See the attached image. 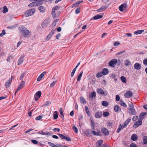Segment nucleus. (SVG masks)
<instances>
[{"instance_id": "nucleus-12", "label": "nucleus", "mask_w": 147, "mask_h": 147, "mask_svg": "<svg viewBox=\"0 0 147 147\" xmlns=\"http://www.w3.org/2000/svg\"><path fill=\"white\" fill-rule=\"evenodd\" d=\"M131 120V118H128L123 124L122 125L123 128H125L127 127V124L129 123Z\"/></svg>"}, {"instance_id": "nucleus-6", "label": "nucleus", "mask_w": 147, "mask_h": 147, "mask_svg": "<svg viewBox=\"0 0 147 147\" xmlns=\"http://www.w3.org/2000/svg\"><path fill=\"white\" fill-rule=\"evenodd\" d=\"M117 62V60L116 59H113L109 61V65L113 67H115V65L116 63Z\"/></svg>"}, {"instance_id": "nucleus-43", "label": "nucleus", "mask_w": 147, "mask_h": 147, "mask_svg": "<svg viewBox=\"0 0 147 147\" xmlns=\"http://www.w3.org/2000/svg\"><path fill=\"white\" fill-rule=\"evenodd\" d=\"M120 104L122 106L126 107L127 106L126 104L122 100H121L120 102Z\"/></svg>"}, {"instance_id": "nucleus-26", "label": "nucleus", "mask_w": 147, "mask_h": 147, "mask_svg": "<svg viewBox=\"0 0 147 147\" xmlns=\"http://www.w3.org/2000/svg\"><path fill=\"white\" fill-rule=\"evenodd\" d=\"M101 115L102 113L99 112L96 113L95 114V117L97 118H100Z\"/></svg>"}, {"instance_id": "nucleus-9", "label": "nucleus", "mask_w": 147, "mask_h": 147, "mask_svg": "<svg viewBox=\"0 0 147 147\" xmlns=\"http://www.w3.org/2000/svg\"><path fill=\"white\" fill-rule=\"evenodd\" d=\"M133 95L132 92L131 91H127L126 93H125L124 96L126 98H129L132 97Z\"/></svg>"}, {"instance_id": "nucleus-54", "label": "nucleus", "mask_w": 147, "mask_h": 147, "mask_svg": "<svg viewBox=\"0 0 147 147\" xmlns=\"http://www.w3.org/2000/svg\"><path fill=\"white\" fill-rule=\"evenodd\" d=\"M6 34L5 31V30H3L1 33L0 34V36L1 37L5 35Z\"/></svg>"}, {"instance_id": "nucleus-19", "label": "nucleus", "mask_w": 147, "mask_h": 147, "mask_svg": "<svg viewBox=\"0 0 147 147\" xmlns=\"http://www.w3.org/2000/svg\"><path fill=\"white\" fill-rule=\"evenodd\" d=\"M96 96V93L95 92H93L89 95V97L91 100H92L94 97H95Z\"/></svg>"}, {"instance_id": "nucleus-55", "label": "nucleus", "mask_w": 147, "mask_h": 147, "mask_svg": "<svg viewBox=\"0 0 147 147\" xmlns=\"http://www.w3.org/2000/svg\"><path fill=\"white\" fill-rule=\"evenodd\" d=\"M80 7H78L75 10V13L76 14H78L80 12Z\"/></svg>"}, {"instance_id": "nucleus-48", "label": "nucleus", "mask_w": 147, "mask_h": 147, "mask_svg": "<svg viewBox=\"0 0 147 147\" xmlns=\"http://www.w3.org/2000/svg\"><path fill=\"white\" fill-rule=\"evenodd\" d=\"M73 129L74 132L76 133H77L78 132V130L77 128L74 125L73 126Z\"/></svg>"}, {"instance_id": "nucleus-36", "label": "nucleus", "mask_w": 147, "mask_h": 147, "mask_svg": "<svg viewBox=\"0 0 147 147\" xmlns=\"http://www.w3.org/2000/svg\"><path fill=\"white\" fill-rule=\"evenodd\" d=\"M80 102L83 103L84 104H86V101L85 99L83 97H81L80 98Z\"/></svg>"}, {"instance_id": "nucleus-18", "label": "nucleus", "mask_w": 147, "mask_h": 147, "mask_svg": "<svg viewBox=\"0 0 147 147\" xmlns=\"http://www.w3.org/2000/svg\"><path fill=\"white\" fill-rule=\"evenodd\" d=\"M102 72L103 75H105L108 74L109 70L107 68H104L102 69Z\"/></svg>"}, {"instance_id": "nucleus-57", "label": "nucleus", "mask_w": 147, "mask_h": 147, "mask_svg": "<svg viewBox=\"0 0 147 147\" xmlns=\"http://www.w3.org/2000/svg\"><path fill=\"white\" fill-rule=\"evenodd\" d=\"M56 82V81H54L53 82L51 83L50 85V87H53L55 85V84Z\"/></svg>"}, {"instance_id": "nucleus-24", "label": "nucleus", "mask_w": 147, "mask_h": 147, "mask_svg": "<svg viewBox=\"0 0 147 147\" xmlns=\"http://www.w3.org/2000/svg\"><path fill=\"white\" fill-rule=\"evenodd\" d=\"M107 7L106 6H102L99 9H97L96 11L98 12L102 11H103V10L106 9Z\"/></svg>"}, {"instance_id": "nucleus-37", "label": "nucleus", "mask_w": 147, "mask_h": 147, "mask_svg": "<svg viewBox=\"0 0 147 147\" xmlns=\"http://www.w3.org/2000/svg\"><path fill=\"white\" fill-rule=\"evenodd\" d=\"M83 71H81L79 75L78 76L77 79V81H79L81 79V78L82 77V74H83Z\"/></svg>"}, {"instance_id": "nucleus-13", "label": "nucleus", "mask_w": 147, "mask_h": 147, "mask_svg": "<svg viewBox=\"0 0 147 147\" xmlns=\"http://www.w3.org/2000/svg\"><path fill=\"white\" fill-rule=\"evenodd\" d=\"M90 126L91 127V129L93 130L95 129V124L94 121L93 120L92 118H90Z\"/></svg>"}, {"instance_id": "nucleus-22", "label": "nucleus", "mask_w": 147, "mask_h": 147, "mask_svg": "<svg viewBox=\"0 0 147 147\" xmlns=\"http://www.w3.org/2000/svg\"><path fill=\"white\" fill-rule=\"evenodd\" d=\"M97 92L98 94L103 95L105 94L104 90L101 88H98L97 89Z\"/></svg>"}, {"instance_id": "nucleus-41", "label": "nucleus", "mask_w": 147, "mask_h": 147, "mask_svg": "<svg viewBox=\"0 0 147 147\" xmlns=\"http://www.w3.org/2000/svg\"><path fill=\"white\" fill-rule=\"evenodd\" d=\"M102 72H98L96 75V77L97 78H99L102 76Z\"/></svg>"}, {"instance_id": "nucleus-42", "label": "nucleus", "mask_w": 147, "mask_h": 147, "mask_svg": "<svg viewBox=\"0 0 147 147\" xmlns=\"http://www.w3.org/2000/svg\"><path fill=\"white\" fill-rule=\"evenodd\" d=\"M3 12L4 13H5L8 11V9L6 6H4L3 7Z\"/></svg>"}, {"instance_id": "nucleus-59", "label": "nucleus", "mask_w": 147, "mask_h": 147, "mask_svg": "<svg viewBox=\"0 0 147 147\" xmlns=\"http://www.w3.org/2000/svg\"><path fill=\"white\" fill-rule=\"evenodd\" d=\"M65 140H66L67 141L71 142V139L69 137L66 136L65 138Z\"/></svg>"}, {"instance_id": "nucleus-61", "label": "nucleus", "mask_w": 147, "mask_h": 147, "mask_svg": "<svg viewBox=\"0 0 147 147\" xmlns=\"http://www.w3.org/2000/svg\"><path fill=\"white\" fill-rule=\"evenodd\" d=\"M25 74V73H22V74L21 75V76H20V80H22L24 76V75Z\"/></svg>"}, {"instance_id": "nucleus-50", "label": "nucleus", "mask_w": 147, "mask_h": 147, "mask_svg": "<svg viewBox=\"0 0 147 147\" xmlns=\"http://www.w3.org/2000/svg\"><path fill=\"white\" fill-rule=\"evenodd\" d=\"M60 6H56L54 7L52 9V10H53L54 11H57L58 9H59L60 8Z\"/></svg>"}, {"instance_id": "nucleus-23", "label": "nucleus", "mask_w": 147, "mask_h": 147, "mask_svg": "<svg viewBox=\"0 0 147 147\" xmlns=\"http://www.w3.org/2000/svg\"><path fill=\"white\" fill-rule=\"evenodd\" d=\"M12 82V79H9L5 84V86L6 88L9 87Z\"/></svg>"}, {"instance_id": "nucleus-17", "label": "nucleus", "mask_w": 147, "mask_h": 147, "mask_svg": "<svg viewBox=\"0 0 147 147\" xmlns=\"http://www.w3.org/2000/svg\"><path fill=\"white\" fill-rule=\"evenodd\" d=\"M24 56H21L20 58L18 59V64L20 65L23 62V61L24 60Z\"/></svg>"}, {"instance_id": "nucleus-30", "label": "nucleus", "mask_w": 147, "mask_h": 147, "mask_svg": "<svg viewBox=\"0 0 147 147\" xmlns=\"http://www.w3.org/2000/svg\"><path fill=\"white\" fill-rule=\"evenodd\" d=\"M59 113L61 115V119H62V120H63L64 119V115L63 112L62 108H61L60 109Z\"/></svg>"}, {"instance_id": "nucleus-7", "label": "nucleus", "mask_w": 147, "mask_h": 147, "mask_svg": "<svg viewBox=\"0 0 147 147\" xmlns=\"http://www.w3.org/2000/svg\"><path fill=\"white\" fill-rule=\"evenodd\" d=\"M49 22L48 19H45L43 21L42 24V26L43 28L44 29L46 28L49 24Z\"/></svg>"}, {"instance_id": "nucleus-40", "label": "nucleus", "mask_w": 147, "mask_h": 147, "mask_svg": "<svg viewBox=\"0 0 147 147\" xmlns=\"http://www.w3.org/2000/svg\"><path fill=\"white\" fill-rule=\"evenodd\" d=\"M143 141L144 144H147V136H144L143 137Z\"/></svg>"}, {"instance_id": "nucleus-27", "label": "nucleus", "mask_w": 147, "mask_h": 147, "mask_svg": "<svg viewBox=\"0 0 147 147\" xmlns=\"http://www.w3.org/2000/svg\"><path fill=\"white\" fill-rule=\"evenodd\" d=\"M131 138L132 140L136 141L138 139V136L136 134H134L131 136Z\"/></svg>"}, {"instance_id": "nucleus-4", "label": "nucleus", "mask_w": 147, "mask_h": 147, "mask_svg": "<svg viewBox=\"0 0 147 147\" xmlns=\"http://www.w3.org/2000/svg\"><path fill=\"white\" fill-rule=\"evenodd\" d=\"M101 131L102 134L105 136H108L109 134V131L105 127H101Z\"/></svg>"}, {"instance_id": "nucleus-62", "label": "nucleus", "mask_w": 147, "mask_h": 147, "mask_svg": "<svg viewBox=\"0 0 147 147\" xmlns=\"http://www.w3.org/2000/svg\"><path fill=\"white\" fill-rule=\"evenodd\" d=\"M130 147H137V145L134 143H132L130 145Z\"/></svg>"}, {"instance_id": "nucleus-39", "label": "nucleus", "mask_w": 147, "mask_h": 147, "mask_svg": "<svg viewBox=\"0 0 147 147\" xmlns=\"http://www.w3.org/2000/svg\"><path fill=\"white\" fill-rule=\"evenodd\" d=\"M123 128H123V125L121 124H120L119 125V127L118 128L117 130V132L118 133H119L120 131L121 130V129H123Z\"/></svg>"}, {"instance_id": "nucleus-16", "label": "nucleus", "mask_w": 147, "mask_h": 147, "mask_svg": "<svg viewBox=\"0 0 147 147\" xmlns=\"http://www.w3.org/2000/svg\"><path fill=\"white\" fill-rule=\"evenodd\" d=\"M114 110L117 113H119L121 111V108L118 105H116L115 106Z\"/></svg>"}, {"instance_id": "nucleus-10", "label": "nucleus", "mask_w": 147, "mask_h": 147, "mask_svg": "<svg viewBox=\"0 0 147 147\" xmlns=\"http://www.w3.org/2000/svg\"><path fill=\"white\" fill-rule=\"evenodd\" d=\"M55 30H52L51 32H50V33L49 34L47 37L46 38V40H49L51 38L52 36L55 33Z\"/></svg>"}, {"instance_id": "nucleus-14", "label": "nucleus", "mask_w": 147, "mask_h": 147, "mask_svg": "<svg viewBox=\"0 0 147 147\" xmlns=\"http://www.w3.org/2000/svg\"><path fill=\"white\" fill-rule=\"evenodd\" d=\"M134 67L135 69L136 70H140L141 67V65L139 63H136L134 64Z\"/></svg>"}, {"instance_id": "nucleus-44", "label": "nucleus", "mask_w": 147, "mask_h": 147, "mask_svg": "<svg viewBox=\"0 0 147 147\" xmlns=\"http://www.w3.org/2000/svg\"><path fill=\"white\" fill-rule=\"evenodd\" d=\"M43 116L44 115H40L37 117L35 119L36 120H40L43 117Z\"/></svg>"}, {"instance_id": "nucleus-47", "label": "nucleus", "mask_w": 147, "mask_h": 147, "mask_svg": "<svg viewBox=\"0 0 147 147\" xmlns=\"http://www.w3.org/2000/svg\"><path fill=\"white\" fill-rule=\"evenodd\" d=\"M77 68H76L75 67L73 69V70H72L71 74V77H73L74 75V74L76 71V69Z\"/></svg>"}, {"instance_id": "nucleus-25", "label": "nucleus", "mask_w": 147, "mask_h": 147, "mask_svg": "<svg viewBox=\"0 0 147 147\" xmlns=\"http://www.w3.org/2000/svg\"><path fill=\"white\" fill-rule=\"evenodd\" d=\"M25 84V82L24 81H22L20 84L19 86H18L17 89V91H18L22 88V86L23 85Z\"/></svg>"}, {"instance_id": "nucleus-1", "label": "nucleus", "mask_w": 147, "mask_h": 147, "mask_svg": "<svg viewBox=\"0 0 147 147\" xmlns=\"http://www.w3.org/2000/svg\"><path fill=\"white\" fill-rule=\"evenodd\" d=\"M19 30L22 33L23 35L25 37H27L30 33V32L29 30L22 26L19 27Z\"/></svg>"}, {"instance_id": "nucleus-52", "label": "nucleus", "mask_w": 147, "mask_h": 147, "mask_svg": "<svg viewBox=\"0 0 147 147\" xmlns=\"http://www.w3.org/2000/svg\"><path fill=\"white\" fill-rule=\"evenodd\" d=\"M36 4L34 2H33L32 3H30L29 5L28 6L31 7H33L34 6H36V5H35Z\"/></svg>"}, {"instance_id": "nucleus-31", "label": "nucleus", "mask_w": 147, "mask_h": 147, "mask_svg": "<svg viewBox=\"0 0 147 147\" xmlns=\"http://www.w3.org/2000/svg\"><path fill=\"white\" fill-rule=\"evenodd\" d=\"M38 9L41 12L43 13L45 11V7L43 6H41L39 7Z\"/></svg>"}, {"instance_id": "nucleus-32", "label": "nucleus", "mask_w": 147, "mask_h": 147, "mask_svg": "<svg viewBox=\"0 0 147 147\" xmlns=\"http://www.w3.org/2000/svg\"><path fill=\"white\" fill-rule=\"evenodd\" d=\"M58 117V112L57 111H55L53 113L54 119H56Z\"/></svg>"}, {"instance_id": "nucleus-21", "label": "nucleus", "mask_w": 147, "mask_h": 147, "mask_svg": "<svg viewBox=\"0 0 147 147\" xmlns=\"http://www.w3.org/2000/svg\"><path fill=\"white\" fill-rule=\"evenodd\" d=\"M46 73V71H44L43 72H42V73H41L40 74V75L38 76V78L37 79V81H40L41 80L42 78L44 76L45 74Z\"/></svg>"}, {"instance_id": "nucleus-56", "label": "nucleus", "mask_w": 147, "mask_h": 147, "mask_svg": "<svg viewBox=\"0 0 147 147\" xmlns=\"http://www.w3.org/2000/svg\"><path fill=\"white\" fill-rule=\"evenodd\" d=\"M55 12V11H54L53 10H52L51 13L53 18H55L56 17Z\"/></svg>"}, {"instance_id": "nucleus-38", "label": "nucleus", "mask_w": 147, "mask_h": 147, "mask_svg": "<svg viewBox=\"0 0 147 147\" xmlns=\"http://www.w3.org/2000/svg\"><path fill=\"white\" fill-rule=\"evenodd\" d=\"M131 64V62L128 59L126 60L125 61V66H128L130 65Z\"/></svg>"}, {"instance_id": "nucleus-58", "label": "nucleus", "mask_w": 147, "mask_h": 147, "mask_svg": "<svg viewBox=\"0 0 147 147\" xmlns=\"http://www.w3.org/2000/svg\"><path fill=\"white\" fill-rule=\"evenodd\" d=\"M138 119V116H134L132 118V120L133 121H135Z\"/></svg>"}, {"instance_id": "nucleus-63", "label": "nucleus", "mask_w": 147, "mask_h": 147, "mask_svg": "<svg viewBox=\"0 0 147 147\" xmlns=\"http://www.w3.org/2000/svg\"><path fill=\"white\" fill-rule=\"evenodd\" d=\"M144 64L145 65H147V59H144L143 61Z\"/></svg>"}, {"instance_id": "nucleus-49", "label": "nucleus", "mask_w": 147, "mask_h": 147, "mask_svg": "<svg viewBox=\"0 0 147 147\" xmlns=\"http://www.w3.org/2000/svg\"><path fill=\"white\" fill-rule=\"evenodd\" d=\"M103 142V140H99L97 142V143L98 144V147H100L101 146Z\"/></svg>"}, {"instance_id": "nucleus-45", "label": "nucleus", "mask_w": 147, "mask_h": 147, "mask_svg": "<svg viewBox=\"0 0 147 147\" xmlns=\"http://www.w3.org/2000/svg\"><path fill=\"white\" fill-rule=\"evenodd\" d=\"M102 104L103 106L107 107L108 105V103L106 101H103L102 102Z\"/></svg>"}, {"instance_id": "nucleus-33", "label": "nucleus", "mask_w": 147, "mask_h": 147, "mask_svg": "<svg viewBox=\"0 0 147 147\" xmlns=\"http://www.w3.org/2000/svg\"><path fill=\"white\" fill-rule=\"evenodd\" d=\"M143 30H139L136 31L134 32V34H140L144 32Z\"/></svg>"}, {"instance_id": "nucleus-11", "label": "nucleus", "mask_w": 147, "mask_h": 147, "mask_svg": "<svg viewBox=\"0 0 147 147\" xmlns=\"http://www.w3.org/2000/svg\"><path fill=\"white\" fill-rule=\"evenodd\" d=\"M142 123V120L139 119L138 121L136 122L134 124V127H137L141 125Z\"/></svg>"}, {"instance_id": "nucleus-51", "label": "nucleus", "mask_w": 147, "mask_h": 147, "mask_svg": "<svg viewBox=\"0 0 147 147\" xmlns=\"http://www.w3.org/2000/svg\"><path fill=\"white\" fill-rule=\"evenodd\" d=\"M86 132L89 136H92V133L90 131L89 129H87L86 130Z\"/></svg>"}, {"instance_id": "nucleus-15", "label": "nucleus", "mask_w": 147, "mask_h": 147, "mask_svg": "<svg viewBox=\"0 0 147 147\" xmlns=\"http://www.w3.org/2000/svg\"><path fill=\"white\" fill-rule=\"evenodd\" d=\"M147 113H142L139 116V119L142 120L146 116Z\"/></svg>"}, {"instance_id": "nucleus-60", "label": "nucleus", "mask_w": 147, "mask_h": 147, "mask_svg": "<svg viewBox=\"0 0 147 147\" xmlns=\"http://www.w3.org/2000/svg\"><path fill=\"white\" fill-rule=\"evenodd\" d=\"M53 131L55 132H57V131L58 132H59L60 131V129L59 128H54L53 129Z\"/></svg>"}, {"instance_id": "nucleus-46", "label": "nucleus", "mask_w": 147, "mask_h": 147, "mask_svg": "<svg viewBox=\"0 0 147 147\" xmlns=\"http://www.w3.org/2000/svg\"><path fill=\"white\" fill-rule=\"evenodd\" d=\"M109 115V113L107 111L104 112L103 113V115L105 117H107Z\"/></svg>"}, {"instance_id": "nucleus-20", "label": "nucleus", "mask_w": 147, "mask_h": 147, "mask_svg": "<svg viewBox=\"0 0 147 147\" xmlns=\"http://www.w3.org/2000/svg\"><path fill=\"white\" fill-rule=\"evenodd\" d=\"M35 1L34 2L36 4V6L38 5H41L42 3V0H33Z\"/></svg>"}, {"instance_id": "nucleus-5", "label": "nucleus", "mask_w": 147, "mask_h": 147, "mask_svg": "<svg viewBox=\"0 0 147 147\" xmlns=\"http://www.w3.org/2000/svg\"><path fill=\"white\" fill-rule=\"evenodd\" d=\"M127 6V5L125 3L122 4L119 6V9L121 11H125L126 10Z\"/></svg>"}, {"instance_id": "nucleus-34", "label": "nucleus", "mask_w": 147, "mask_h": 147, "mask_svg": "<svg viewBox=\"0 0 147 147\" xmlns=\"http://www.w3.org/2000/svg\"><path fill=\"white\" fill-rule=\"evenodd\" d=\"M92 132L94 135L97 136H100L101 135V133L100 131L98 132H96L95 131H92Z\"/></svg>"}, {"instance_id": "nucleus-8", "label": "nucleus", "mask_w": 147, "mask_h": 147, "mask_svg": "<svg viewBox=\"0 0 147 147\" xmlns=\"http://www.w3.org/2000/svg\"><path fill=\"white\" fill-rule=\"evenodd\" d=\"M41 95V91H38L34 95V98L36 101H37L40 97Z\"/></svg>"}, {"instance_id": "nucleus-29", "label": "nucleus", "mask_w": 147, "mask_h": 147, "mask_svg": "<svg viewBox=\"0 0 147 147\" xmlns=\"http://www.w3.org/2000/svg\"><path fill=\"white\" fill-rule=\"evenodd\" d=\"M103 15H97L93 17V19L94 20H96L102 18Z\"/></svg>"}, {"instance_id": "nucleus-64", "label": "nucleus", "mask_w": 147, "mask_h": 147, "mask_svg": "<svg viewBox=\"0 0 147 147\" xmlns=\"http://www.w3.org/2000/svg\"><path fill=\"white\" fill-rule=\"evenodd\" d=\"M45 132H43V131H39V132H38V134H42V135H45Z\"/></svg>"}, {"instance_id": "nucleus-3", "label": "nucleus", "mask_w": 147, "mask_h": 147, "mask_svg": "<svg viewBox=\"0 0 147 147\" xmlns=\"http://www.w3.org/2000/svg\"><path fill=\"white\" fill-rule=\"evenodd\" d=\"M35 12V9L34 8L30 9L27 11L25 13L26 16H29L32 15Z\"/></svg>"}, {"instance_id": "nucleus-53", "label": "nucleus", "mask_w": 147, "mask_h": 147, "mask_svg": "<svg viewBox=\"0 0 147 147\" xmlns=\"http://www.w3.org/2000/svg\"><path fill=\"white\" fill-rule=\"evenodd\" d=\"M59 136L61 138V139L65 140L66 136H65L61 134H59Z\"/></svg>"}, {"instance_id": "nucleus-35", "label": "nucleus", "mask_w": 147, "mask_h": 147, "mask_svg": "<svg viewBox=\"0 0 147 147\" xmlns=\"http://www.w3.org/2000/svg\"><path fill=\"white\" fill-rule=\"evenodd\" d=\"M120 79L121 81L124 83H125L127 82L126 79L124 76H121L120 78Z\"/></svg>"}, {"instance_id": "nucleus-2", "label": "nucleus", "mask_w": 147, "mask_h": 147, "mask_svg": "<svg viewBox=\"0 0 147 147\" xmlns=\"http://www.w3.org/2000/svg\"><path fill=\"white\" fill-rule=\"evenodd\" d=\"M129 113L132 115H135L136 113V112L135 110L134 106L132 103L129 104Z\"/></svg>"}, {"instance_id": "nucleus-28", "label": "nucleus", "mask_w": 147, "mask_h": 147, "mask_svg": "<svg viewBox=\"0 0 147 147\" xmlns=\"http://www.w3.org/2000/svg\"><path fill=\"white\" fill-rule=\"evenodd\" d=\"M85 109L86 113L88 115V116L90 117V113L88 107L87 106H85Z\"/></svg>"}]
</instances>
